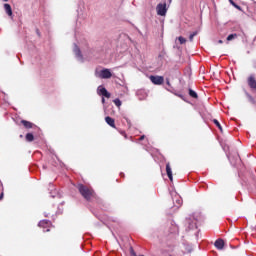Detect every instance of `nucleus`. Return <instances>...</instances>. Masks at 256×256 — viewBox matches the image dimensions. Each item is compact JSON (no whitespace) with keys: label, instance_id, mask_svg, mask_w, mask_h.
<instances>
[{"label":"nucleus","instance_id":"f257e3e1","mask_svg":"<svg viewBox=\"0 0 256 256\" xmlns=\"http://www.w3.org/2000/svg\"><path fill=\"white\" fill-rule=\"evenodd\" d=\"M77 189L80 195H82V197L86 199V201H91V198L95 197V191L92 190V188H89L88 186L78 184Z\"/></svg>","mask_w":256,"mask_h":256},{"label":"nucleus","instance_id":"f03ea898","mask_svg":"<svg viewBox=\"0 0 256 256\" xmlns=\"http://www.w3.org/2000/svg\"><path fill=\"white\" fill-rule=\"evenodd\" d=\"M156 12L160 17H165L167 15V3H159L156 6Z\"/></svg>","mask_w":256,"mask_h":256},{"label":"nucleus","instance_id":"7ed1b4c3","mask_svg":"<svg viewBox=\"0 0 256 256\" xmlns=\"http://www.w3.org/2000/svg\"><path fill=\"white\" fill-rule=\"evenodd\" d=\"M100 79H111L113 77V74L111 73V70L104 68L101 70L99 74Z\"/></svg>","mask_w":256,"mask_h":256},{"label":"nucleus","instance_id":"20e7f679","mask_svg":"<svg viewBox=\"0 0 256 256\" xmlns=\"http://www.w3.org/2000/svg\"><path fill=\"white\" fill-rule=\"evenodd\" d=\"M150 81L154 85H163L165 78L163 76H150Z\"/></svg>","mask_w":256,"mask_h":256},{"label":"nucleus","instance_id":"39448f33","mask_svg":"<svg viewBox=\"0 0 256 256\" xmlns=\"http://www.w3.org/2000/svg\"><path fill=\"white\" fill-rule=\"evenodd\" d=\"M247 84H248V87L252 89V91H256V78L253 74H251L247 78Z\"/></svg>","mask_w":256,"mask_h":256},{"label":"nucleus","instance_id":"423d86ee","mask_svg":"<svg viewBox=\"0 0 256 256\" xmlns=\"http://www.w3.org/2000/svg\"><path fill=\"white\" fill-rule=\"evenodd\" d=\"M98 95H102V97H106V99H111V93H109L105 87L100 86L98 88Z\"/></svg>","mask_w":256,"mask_h":256},{"label":"nucleus","instance_id":"0eeeda50","mask_svg":"<svg viewBox=\"0 0 256 256\" xmlns=\"http://www.w3.org/2000/svg\"><path fill=\"white\" fill-rule=\"evenodd\" d=\"M42 229H46V232H49V227H51V221L49 220H41L38 224Z\"/></svg>","mask_w":256,"mask_h":256},{"label":"nucleus","instance_id":"6e6552de","mask_svg":"<svg viewBox=\"0 0 256 256\" xmlns=\"http://www.w3.org/2000/svg\"><path fill=\"white\" fill-rule=\"evenodd\" d=\"M105 121H106L107 125H109L113 129H117V126H115V119L111 118V116L105 117Z\"/></svg>","mask_w":256,"mask_h":256},{"label":"nucleus","instance_id":"1a4fd4ad","mask_svg":"<svg viewBox=\"0 0 256 256\" xmlns=\"http://www.w3.org/2000/svg\"><path fill=\"white\" fill-rule=\"evenodd\" d=\"M166 173L171 182H173V171L171 170V163L166 164Z\"/></svg>","mask_w":256,"mask_h":256},{"label":"nucleus","instance_id":"9d476101","mask_svg":"<svg viewBox=\"0 0 256 256\" xmlns=\"http://www.w3.org/2000/svg\"><path fill=\"white\" fill-rule=\"evenodd\" d=\"M216 249H223V247H225V241H223V239H217L214 243Z\"/></svg>","mask_w":256,"mask_h":256},{"label":"nucleus","instance_id":"9b49d317","mask_svg":"<svg viewBox=\"0 0 256 256\" xmlns=\"http://www.w3.org/2000/svg\"><path fill=\"white\" fill-rule=\"evenodd\" d=\"M21 123L23 124L25 129H33V127H35V124L27 120H21Z\"/></svg>","mask_w":256,"mask_h":256},{"label":"nucleus","instance_id":"f8f14e48","mask_svg":"<svg viewBox=\"0 0 256 256\" xmlns=\"http://www.w3.org/2000/svg\"><path fill=\"white\" fill-rule=\"evenodd\" d=\"M4 9L9 17H11L13 15V9H11L10 4H4Z\"/></svg>","mask_w":256,"mask_h":256},{"label":"nucleus","instance_id":"ddd939ff","mask_svg":"<svg viewBox=\"0 0 256 256\" xmlns=\"http://www.w3.org/2000/svg\"><path fill=\"white\" fill-rule=\"evenodd\" d=\"M25 139L28 143H32V141H35V136L33 133H27Z\"/></svg>","mask_w":256,"mask_h":256},{"label":"nucleus","instance_id":"4468645a","mask_svg":"<svg viewBox=\"0 0 256 256\" xmlns=\"http://www.w3.org/2000/svg\"><path fill=\"white\" fill-rule=\"evenodd\" d=\"M165 251L166 253H173L175 251V244H167Z\"/></svg>","mask_w":256,"mask_h":256},{"label":"nucleus","instance_id":"2eb2a0df","mask_svg":"<svg viewBox=\"0 0 256 256\" xmlns=\"http://www.w3.org/2000/svg\"><path fill=\"white\" fill-rule=\"evenodd\" d=\"M171 229V233H177V235H179V226L172 224Z\"/></svg>","mask_w":256,"mask_h":256},{"label":"nucleus","instance_id":"dca6fc26","mask_svg":"<svg viewBox=\"0 0 256 256\" xmlns=\"http://www.w3.org/2000/svg\"><path fill=\"white\" fill-rule=\"evenodd\" d=\"M230 4H232L235 9H237L238 11H243V9L241 8V6L237 5V3H235V1L233 0H228Z\"/></svg>","mask_w":256,"mask_h":256},{"label":"nucleus","instance_id":"f3484780","mask_svg":"<svg viewBox=\"0 0 256 256\" xmlns=\"http://www.w3.org/2000/svg\"><path fill=\"white\" fill-rule=\"evenodd\" d=\"M189 95L190 97H192L193 99H198V95H197V92H195L194 90L192 89H189Z\"/></svg>","mask_w":256,"mask_h":256},{"label":"nucleus","instance_id":"a211bd4d","mask_svg":"<svg viewBox=\"0 0 256 256\" xmlns=\"http://www.w3.org/2000/svg\"><path fill=\"white\" fill-rule=\"evenodd\" d=\"M213 123L216 125V127H218V129H220V131H223V127L221 126V123H219V120L214 119Z\"/></svg>","mask_w":256,"mask_h":256},{"label":"nucleus","instance_id":"6ab92c4d","mask_svg":"<svg viewBox=\"0 0 256 256\" xmlns=\"http://www.w3.org/2000/svg\"><path fill=\"white\" fill-rule=\"evenodd\" d=\"M238 35L236 33L230 34L227 37V41H233V39H237Z\"/></svg>","mask_w":256,"mask_h":256},{"label":"nucleus","instance_id":"aec40b11","mask_svg":"<svg viewBox=\"0 0 256 256\" xmlns=\"http://www.w3.org/2000/svg\"><path fill=\"white\" fill-rule=\"evenodd\" d=\"M247 98L249 103H251L252 105H255L256 101H255V98H253V96H251L250 94H247Z\"/></svg>","mask_w":256,"mask_h":256},{"label":"nucleus","instance_id":"412c9836","mask_svg":"<svg viewBox=\"0 0 256 256\" xmlns=\"http://www.w3.org/2000/svg\"><path fill=\"white\" fill-rule=\"evenodd\" d=\"M178 41L180 45H185V43H187V39L183 38V36H179Z\"/></svg>","mask_w":256,"mask_h":256},{"label":"nucleus","instance_id":"4be33fe9","mask_svg":"<svg viewBox=\"0 0 256 256\" xmlns=\"http://www.w3.org/2000/svg\"><path fill=\"white\" fill-rule=\"evenodd\" d=\"M74 51H75V53H76V55H77L78 57H82V55H81V50L79 49V46H75Z\"/></svg>","mask_w":256,"mask_h":256},{"label":"nucleus","instance_id":"5701e85b","mask_svg":"<svg viewBox=\"0 0 256 256\" xmlns=\"http://www.w3.org/2000/svg\"><path fill=\"white\" fill-rule=\"evenodd\" d=\"M114 105H116V107H119L121 105V100L119 98H116L114 101H113Z\"/></svg>","mask_w":256,"mask_h":256},{"label":"nucleus","instance_id":"b1692460","mask_svg":"<svg viewBox=\"0 0 256 256\" xmlns=\"http://www.w3.org/2000/svg\"><path fill=\"white\" fill-rule=\"evenodd\" d=\"M197 31L193 32L192 34H190L189 36V41H193L194 37L197 35Z\"/></svg>","mask_w":256,"mask_h":256},{"label":"nucleus","instance_id":"393cba45","mask_svg":"<svg viewBox=\"0 0 256 256\" xmlns=\"http://www.w3.org/2000/svg\"><path fill=\"white\" fill-rule=\"evenodd\" d=\"M124 119H125L126 123L128 124L129 129H130V127H131V120H129V118H127V117H124Z\"/></svg>","mask_w":256,"mask_h":256},{"label":"nucleus","instance_id":"a878e982","mask_svg":"<svg viewBox=\"0 0 256 256\" xmlns=\"http://www.w3.org/2000/svg\"><path fill=\"white\" fill-rule=\"evenodd\" d=\"M145 139V135H142L140 138H139V141H143Z\"/></svg>","mask_w":256,"mask_h":256},{"label":"nucleus","instance_id":"bb28decb","mask_svg":"<svg viewBox=\"0 0 256 256\" xmlns=\"http://www.w3.org/2000/svg\"><path fill=\"white\" fill-rule=\"evenodd\" d=\"M122 135H124L125 138H127V134L125 132H121Z\"/></svg>","mask_w":256,"mask_h":256},{"label":"nucleus","instance_id":"cd10ccee","mask_svg":"<svg viewBox=\"0 0 256 256\" xmlns=\"http://www.w3.org/2000/svg\"><path fill=\"white\" fill-rule=\"evenodd\" d=\"M0 199H3V193H1V195H0Z\"/></svg>","mask_w":256,"mask_h":256},{"label":"nucleus","instance_id":"c85d7f7f","mask_svg":"<svg viewBox=\"0 0 256 256\" xmlns=\"http://www.w3.org/2000/svg\"><path fill=\"white\" fill-rule=\"evenodd\" d=\"M102 103H105V98H102Z\"/></svg>","mask_w":256,"mask_h":256},{"label":"nucleus","instance_id":"c756f323","mask_svg":"<svg viewBox=\"0 0 256 256\" xmlns=\"http://www.w3.org/2000/svg\"><path fill=\"white\" fill-rule=\"evenodd\" d=\"M169 256H177L176 254H169Z\"/></svg>","mask_w":256,"mask_h":256},{"label":"nucleus","instance_id":"7c9ffc66","mask_svg":"<svg viewBox=\"0 0 256 256\" xmlns=\"http://www.w3.org/2000/svg\"><path fill=\"white\" fill-rule=\"evenodd\" d=\"M218 43H223V40H219Z\"/></svg>","mask_w":256,"mask_h":256},{"label":"nucleus","instance_id":"2f4dec72","mask_svg":"<svg viewBox=\"0 0 256 256\" xmlns=\"http://www.w3.org/2000/svg\"><path fill=\"white\" fill-rule=\"evenodd\" d=\"M178 205H181V200L178 201Z\"/></svg>","mask_w":256,"mask_h":256},{"label":"nucleus","instance_id":"473e14b6","mask_svg":"<svg viewBox=\"0 0 256 256\" xmlns=\"http://www.w3.org/2000/svg\"><path fill=\"white\" fill-rule=\"evenodd\" d=\"M37 34L39 35V30H37Z\"/></svg>","mask_w":256,"mask_h":256},{"label":"nucleus","instance_id":"72a5a7b5","mask_svg":"<svg viewBox=\"0 0 256 256\" xmlns=\"http://www.w3.org/2000/svg\"><path fill=\"white\" fill-rule=\"evenodd\" d=\"M3 1H9V0H3Z\"/></svg>","mask_w":256,"mask_h":256}]
</instances>
